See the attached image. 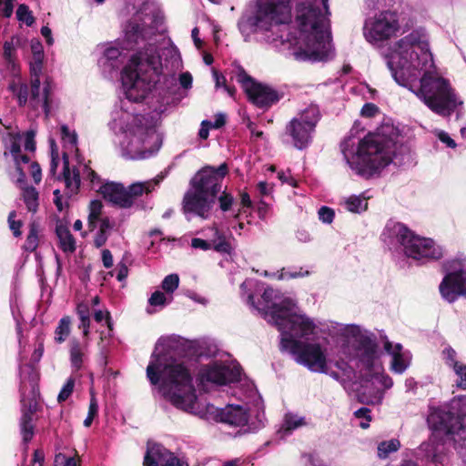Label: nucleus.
Returning <instances> with one entry per match:
<instances>
[{"instance_id":"4468645a","label":"nucleus","mask_w":466,"mask_h":466,"mask_svg":"<svg viewBox=\"0 0 466 466\" xmlns=\"http://www.w3.org/2000/svg\"><path fill=\"white\" fill-rule=\"evenodd\" d=\"M241 368L238 364L228 361L214 360L202 365L198 372L200 385H227L240 379Z\"/></svg>"},{"instance_id":"e2e57ef3","label":"nucleus","mask_w":466,"mask_h":466,"mask_svg":"<svg viewBox=\"0 0 466 466\" xmlns=\"http://www.w3.org/2000/svg\"><path fill=\"white\" fill-rule=\"evenodd\" d=\"M379 112V107L372 103H366L360 111L362 116L371 117Z\"/></svg>"},{"instance_id":"5701e85b","label":"nucleus","mask_w":466,"mask_h":466,"mask_svg":"<svg viewBox=\"0 0 466 466\" xmlns=\"http://www.w3.org/2000/svg\"><path fill=\"white\" fill-rule=\"evenodd\" d=\"M22 135L20 133H7L4 137L5 151L4 157H7L9 155L13 157L15 164L23 162L28 164L30 158L28 156L22 154L21 151Z\"/></svg>"},{"instance_id":"72a5a7b5","label":"nucleus","mask_w":466,"mask_h":466,"mask_svg":"<svg viewBox=\"0 0 466 466\" xmlns=\"http://www.w3.org/2000/svg\"><path fill=\"white\" fill-rule=\"evenodd\" d=\"M23 199L28 211L35 213L38 208V192L34 187H25Z\"/></svg>"},{"instance_id":"49530a36","label":"nucleus","mask_w":466,"mask_h":466,"mask_svg":"<svg viewBox=\"0 0 466 466\" xmlns=\"http://www.w3.org/2000/svg\"><path fill=\"white\" fill-rule=\"evenodd\" d=\"M75 386V380L73 378L67 379L64 386L62 387L58 396V402H63L68 399V397L72 394Z\"/></svg>"},{"instance_id":"f257e3e1","label":"nucleus","mask_w":466,"mask_h":466,"mask_svg":"<svg viewBox=\"0 0 466 466\" xmlns=\"http://www.w3.org/2000/svg\"><path fill=\"white\" fill-rule=\"evenodd\" d=\"M162 23V12L147 2L124 27L126 48L135 53L121 71L124 97L115 105L108 127L123 136L122 155L130 159L148 158L162 145L156 118L145 112L143 101L151 94L160 103L154 111L162 112L178 88L176 71L181 67V56L173 43L157 45L156 33Z\"/></svg>"},{"instance_id":"de8ad7c7","label":"nucleus","mask_w":466,"mask_h":466,"mask_svg":"<svg viewBox=\"0 0 466 466\" xmlns=\"http://www.w3.org/2000/svg\"><path fill=\"white\" fill-rule=\"evenodd\" d=\"M335 366L342 371L344 377H347L348 380H351L356 377L355 370L349 365V363L343 360H337Z\"/></svg>"},{"instance_id":"4c0bfd02","label":"nucleus","mask_w":466,"mask_h":466,"mask_svg":"<svg viewBox=\"0 0 466 466\" xmlns=\"http://www.w3.org/2000/svg\"><path fill=\"white\" fill-rule=\"evenodd\" d=\"M76 313L80 319L79 328L83 329L84 335H87L90 326V311L88 306L84 303L78 304Z\"/></svg>"},{"instance_id":"4d7b16f0","label":"nucleus","mask_w":466,"mask_h":466,"mask_svg":"<svg viewBox=\"0 0 466 466\" xmlns=\"http://www.w3.org/2000/svg\"><path fill=\"white\" fill-rule=\"evenodd\" d=\"M15 0H0V15L4 17H10L14 10Z\"/></svg>"},{"instance_id":"4be33fe9","label":"nucleus","mask_w":466,"mask_h":466,"mask_svg":"<svg viewBox=\"0 0 466 466\" xmlns=\"http://www.w3.org/2000/svg\"><path fill=\"white\" fill-rule=\"evenodd\" d=\"M384 349L392 357V370L398 374H402L410 364V352L404 351L401 344L397 343L393 346L390 341L385 342Z\"/></svg>"},{"instance_id":"79ce46f5","label":"nucleus","mask_w":466,"mask_h":466,"mask_svg":"<svg viewBox=\"0 0 466 466\" xmlns=\"http://www.w3.org/2000/svg\"><path fill=\"white\" fill-rule=\"evenodd\" d=\"M179 285V277L176 273H172L165 277L161 283V288L167 293H173Z\"/></svg>"},{"instance_id":"13d9d810","label":"nucleus","mask_w":466,"mask_h":466,"mask_svg":"<svg viewBox=\"0 0 466 466\" xmlns=\"http://www.w3.org/2000/svg\"><path fill=\"white\" fill-rule=\"evenodd\" d=\"M58 163H59L58 152L56 148L55 143L53 142L51 145V161H50V169H49L50 175H52V176L56 175V168L58 167Z\"/></svg>"},{"instance_id":"f704fd0d","label":"nucleus","mask_w":466,"mask_h":466,"mask_svg":"<svg viewBox=\"0 0 466 466\" xmlns=\"http://www.w3.org/2000/svg\"><path fill=\"white\" fill-rule=\"evenodd\" d=\"M38 243V225L31 223L23 248L26 252H34L37 248Z\"/></svg>"},{"instance_id":"e433bc0d","label":"nucleus","mask_w":466,"mask_h":466,"mask_svg":"<svg viewBox=\"0 0 466 466\" xmlns=\"http://www.w3.org/2000/svg\"><path fill=\"white\" fill-rule=\"evenodd\" d=\"M70 360L72 366L79 369L83 363V349L81 343L76 339L70 341Z\"/></svg>"},{"instance_id":"6e6552de","label":"nucleus","mask_w":466,"mask_h":466,"mask_svg":"<svg viewBox=\"0 0 466 466\" xmlns=\"http://www.w3.org/2000/svg\"><path fill=\"white\" fill-rule=\"evenodd\" d=\"M228 172L226 163L214 167L206 166L198 170L189 182V188L182 200V211L189 221L194 217L208 219L221 192L223 180Z\"/></svg>"},{"instance_id":"ddd939ff","label":"nucleus","mask_w":466,"mask_h":466,"mask_svg":"<svg viewBox=\"0 0 466 466\" xmlns=\"http://www.w3.org/2000/svg\"><path fill=\"white\" fill-rule=\"evenodd\" d=\"M444 270L445 276L439 286L441 298L449 303L460 297L466 298V256L447 261Z\"/></svg>"},{"instance_id":"bb28decb","label":"nucleus","mask_w":466,"mask_h":466,"mask_svg":"<svg viewBox=\"0 0 466 466\" xmlns=\"http://www.w3.org/2000/svg\"><path fill=\"white\" fill-rule=\"evenodd\" d=\"M320 118V113L317 105L311 104L301 110L293 119H298L300 123L310 126L315 130L316 125Z\"/></svg>"},{"instance_id":"c03bdc74","label":"nucleus","mask_w":466,"mask_h":466,"mask_svg":"<svg viewBox=\"0 0 466 466\" xmlns=\"http://www.w3.org/2000/svg\"><path fill=\"white\" fill-rule=\"evenodd\" d=\"M16 16L19 21L25 22L27 25H31L34 23V17L31 15V11L25 5H20L16 10Z\"/></svg>"},{"instance_id":"ea45409f","label":"nucleus","mask_w":466,"mask_h":466,"mask_svg":"<svg viewBox=\"0 0 466 466\" xmlns=\"http://www.w3.org/2000/svg\"><path fill=\"white\" fill-rule=\"evenodd\" d=\"M217 199L218 201L219 209L222 212H228L232 210L235 203V198L232 194L221 189L220 195H218Z\"/></svg>"},{"instance_id":"f03ea898","label":"nucleus","mask_w":466,"mask_h":466,"mask_svg":"<svg viewBox=\"0 0 466 466\" xmlns=\"http://www.w3.org/2000/svg\"><path fill=\"white\" fill-rule=\"evenodd\" d=\"M329 15V0H256L238 27L246 41L259 33L268 43L300 45L294 52L299 61H328L334 56Z\"/></svg>"},{"instance_id":"6ab92c4d","label":"nucleus","mask_w":466,"mask_h":466,"mask_svg":"<svg viewBox=\"0 0 466 466\" xmlns=\"http://www.w3.org/2000/svg\"><path fill=\"white\" fill-rule=\"evenodd\" d=\"M127 56L118 45L109 44L104 51L103 56L98 60V65L106 77L112 78L116 76L119 69L126 62Z\"/></svg>"},{"instance_id":"c85d7f7f","label":"nucleus","mask_w":466,"mask_h":466,"mask_svg":"<svg viewBox=\"0 0 466 466\" xmlns=\"http://www.w3.org/2000/svg\"><path fill=\"white\" fill-rule=\"evenodd\" d=\"M212 238L210 240L213 249L222 254H230L232 247L227 240L225 234L217 228H211Z\"/></svg>"},{"instance_id":"3c124183","label":"nucleus","mask_w":466,"mask_h":466,"mask_svg":"<svg viewBox=\"0 0 466 466\" xmlns=\"http://www.w3.org/2000/svg\"><path fill=\"white\" fill-rule=\"evenodd\" d=\"M16 217V212L15 210L11 211L8 215V225L10 229L13 232V235L15 237H20L21 232V227L23 225L21 220H15V218Z\"/></svg>"},{"instance_id":"39448f33","label":"nucleus","mask_w":466,"mask_h":466,"mask_svg":"<svg viewBox=\"0 0 466 466\" xmlns=\"http://www.w3.org/2000/svg\"><path fill=\"white\" fill-rule=\"evenodd\" d=\"M241 299L249 308L260 314L280 331V350H287L297 363H304L313 370H321L323 355L318 345L303 344L299 339H309L317 328L305 314L296 312V303L290 298H282L279 290L266 287L265 283L247 279L240 285Z\"/></svg>"},{"instance_id":"052dcab7","label":"nucleus","mask_w":466,"mask_h":466,"mask_svg":"<svg viewBox=\"0 0 466 466\" xmlns=\"http://www.w3.org/2000/svg\"><path fill=\"white\" fill-rule=\"evenodd\" d=\"M23 165H25L23 162H17L16 164H15V169L18 173V177L15 180V183L24 189V187H25L26 175L24 170Z\"/></svg>"},{"instance_id":"a878e982","label":"nucleus","mask_w":466,"mask_h":466,"mask_svg":"<svg viewBox=\"0 0 466 466\" xmlns=\"http://www.w3.org/2000/svg\"><path fill=\"white\" fill-rule=\"evenodd\" d=\"M305 424L306 422L304 417H299L293 413H287L283 419V422L279 430L277 431V434L279 439H285L287 436L290 435L293 431Z\"/></svg>"},{"instance_id":"aec40b11","label":"nucleus","mask_w":466,"mask_h":466,"mask_svg":"<svg viewBox=\"0 0 466 466\" xmlns=\"http://www.w3.org/2000/svg\"><path fill=\"white\" fill-rule=\"evenodd\" d=\"M418 455L421 460L432 462L435 465L442 464L445 459L444 441L439 438V435L432 433L428 441L420 445Z\"/></svg>"},{"instance_id":"37998d69","label":"nucleus","mask_w":466,"mask_h":466,"mask_svg":"<svg viewBox=\"0 0 466 466\" xmlns=\"http://www.w3.org/2000/svg\"><path fill=\"white\" fill-rule=\"evenodd\" d=\"M309 271L305 270L302 271V268H300L299 271H290L287 270L285 268H282L280 271L275 272L272 274L273 277L277 278L278 279H295V278H300L309 276Z\"/></svg>"},{"instance_id":"58836bf2","label":"nucleus","mask_w":466,"mask_h":466,"mask_svg":"<svg viewBox=\"0 0 466 466\" xmlns=\"http://www.w3.org/2000/svg\"><path fill=\"white\" fill-rule=\"evenodd\" d=\"M70 333V319L64 317L59 320L58 326L55 330V340L57 343L64 342Z\"/></svg>"},{"instance_id":"f8f14e48","label":"nucleus","mask_w":466,"mask_h":466,"mask_svg":"<svg viewBox=\"0 0 466 466\" xmlns=\"http://www.w3.org/2000/svg\"><path fill=\"white\" fill-rule=\"evenodd\" d=\"M390 243H398L405 255L421 263L440 259L443 256L442 248L433 239L415 235L402 223L388 225L383 233Z\"/></svg>"},{"instance_id":"412c9836","label":"nucleus","mask_w":466,"mask_h":466,"mask_svg":"<svg viewBox=\"0 0 466 466\" xmlns=\"http://www.w3.org/2000/svg\"><path fill=\"white\" fill-rule=\"evenodd\" d=\"M314 131L310 126H307L293 118L287 124L285 128V133L291 137L293 146L299 150H303L309 146Z\"/></svg>"},{"instance_id":"bf43d9fd","label":"nucleus","mask_w":466,"mask_h":466,"mask_svg":"<svg viewBox=\"0 0 466 466\" xmlns=\"http://www.w3.org/2000/svg\"><path fill=\"white\" fill-rule=\"evenodd\" d=\"M437 137L441 142L445 144L450 148H455L457 147L456 142L450 137V135L442 130L436 133Z\"/></svg>"},{"instance_id":"9d476101","label":"nucleus","mask_w":466,"mask_h":466,"mask_svg":"<svg viewBox=\"0 0 466 466\" xmlns=\"http://www.w3.org/2000/svg\"><path fill=\"white\" fill-rule=\"evenodd\" d=\"M44 353V342L38 339V345L31 356V362L19 365L21 411L20 432L24 443H28L35 433L34 415L38 409L37 364Z\"/></svg>"},{"instance_id":"cd10ccee","label":"nucleus","mask_w":466,"mask_h":466,"mask_svg":"<svg viewBox=\"0 0 466 466\" xmlns=\"http://www.w3.org/2000/svg\"><path fill=\"white\" fill-rule=\"evenodd\" d=\"M302 343L309 344V342H303V341H302ZM312 344L318 345L319 347V350H320L321 354L323 355V367H322L321 370H313L308 365H306L304 363H299V364L303 365L304 367H307L310 371L319 372V373H326V374L329 375L332 379L339 381L345 390H347L350 383L351 382V380H348L347 377H344L343 375L340 376L337 371H333V370L329 371L328 368H327V358H326L324 350L322 349V347L319 343H312Z\"/></svg>"},{"instance_id":"c9c22d12","label":"nucleus","mask_w":466,"mask_h":466,"mask_svg":"<svg viewBox=\"0 0 466 466\" xmlns=\"http://www.w3.org/2000/svg\"><path fill=\"white\" fill-rule=\"evenodd\" d=\"M103 204L100 200L95 199L90 202L88 214V228L94 230L96 228V222L99 220L102 213Z\"/></svg>"},{"instance_id":"69168bd1","label":"nucleus","mask_w":466,"mask_h":466,"mask_svg":"<svg viewBox=\"0 0 466 466\" xmlns=\"http://www.w3.org/2000/svg\"><path fill=\"white\" fill-rule=\"evenodd\" d=\"M278 177L282 183H286L289 186L296 187L297 181L296 179L291 176L290 171H280L278 173Z\"/></svg>"},{"instance_id":"0e129e2a","label":"nucleus","mask_w":466,"mask_h":466,"mask_svg":"<svg viewBox=\"0 0 466 466\" xmlns=\"http://www.w3.org/2000/svg\"><path fill=\"white\" fill-rule=\"evenodd\" d=\"M191 246L194 248H199L202 250H208L210 248H213L210 241H208V240H205L202 238H192Z\"/></svg>"},{"instance_id":"9b49d317","label":"nucleus","mask_w":466,"mask_h":466,"mask_svg":"<svg viewBox=\"0 0 466 466\" xmlns=\"http://www.w3.org/2000/svg\"><path fill=\"white\" fill-rule=\"evenodd\" d=\"M427 423L434 435L452 441L456 449L466 438V396L439 406L430 405Z\"/></svg>"},{"instance_id":"423d86ee","label":"nucleus","mask_w":466,"mask_h":466,"mask_svg":"<svg viewBox=\"0 0 466 466\" xmlns=\"http://www.w3.org/2000/svg\"><path fill=\"white\" fill-rule=\"evenodd\" d=\"M350 135L340 144L344 159L356 175L369 178L393 163L401 166L410 159L408 147L398 145V131L390 124H383L375 133L362 139Z\"/></svg>"},{"instance_id":"7ed1b4c3","label":"nucleus","mask_w":466,"mask_h":466,"mask_svg":"<svg viewBox=\"0 0 466 466\" xmlns=\"http://www.w3.org/2000/svg\"><path fill=\"white\" fill-rule=\"evenodd\" d=\"M157 345L147 367V377L152 385H157L158 393L174 407L200 418H208V413L217 421L231 426H247L244 433L256 432L265 426L262 399L253 384L248 385L244 398L246 406L228 404L218 409L208 404L205 410L200 409L189 360L177 357L172 349L161 353H157Z\"/></svg>"},{"instance_id":"2eb2a0df","label":"nucleus","mask_w":466,"mask_h":466,"mask_svg":"<svg viewBox=\"0 0 466 466\" xmlns=\"http://www.w3.org/2000/svg\"><path fill=\"white\" fill-rule=\"evenodd\" d=\"M399 28L397 13L387 10L368 18L364 24L363 34L368 42L376 44L394 35Z\"/></svg>"},{"instance_id":"dca6fc26","label":"nucleus","mask_w":466,"mask_h":466,"mask_svg":"<svg viewBox=\"0 0 466 466\" xmlns=\"http://www.w3.org/2000/svg\"><path fill=\"white\" fill-rule=\"evenodd\" d=\"M238 79L242 84L249 101L258 107L268 108L279 102L281 97L273 87L254 81L243 69H240Z\"/></svg>"},{"instance_id":"a19ab883","label":"nucleus","mask_w":466,"mask_h":466,"mask_svg":"<svg viewBox=\"0 0 466 466\" xmlns=\"http://www.w3.org/2000/svg\"><path fill=\"white\" fill-rule=\"evenodd\" d=\"M441 358L444 363L450 368H456L461 363L457 360V352L450 345H447L441 351Z\"/></svg>"},{"instance_id":"09e8293b","label":"nucleus","mask_w":466,"mask_h":466,"mask_svg":"<svg viewBox=\"0 0 466 466\" xmlns=\"http://www.w3.org/2000/svg\"><path fill=\"white\" fill-rule=\"evenodd\" d=\"M15 96L18 100V105L20 106H25L28 101V98L30 99L31 97V91L29 92L28 86L26 84L19 85Z\"/></svg>"},{"instance_id":"2f4dec72","label":"nucleus","mask_w":466,"mask_h":466,"mask_svg":"<svg viewBox=\"0 0 466 466\" xmlns=\"http://www.w3.org/2000/svg\"><path fill=\"white\" fill-rule=\"evenodd\" d=\"M400 448V442L398 439L380 441L377 447V456L381 459H387L390 454L396 452Z\"/></svg>"},{"instance_id":"7c9ffc66","label":"nucleus","mask_w":466,"mask_h":466,"mask_svg":"<svg viewBox=\"0 0 466 466\" xmlns=\"http://www.w3.org/2000/svg\"><path fill=\"white\" fill-rule=\"evenodd\" d=\"M18 43V39L15 37H12L10 41H5L4 44V53L3 56L7 64V66L11 69L13 74H15L17 71V65L15 63V43Z\"/></svg>"},{"instance_id":"0eeeda50","label":"nucleus","mask_w":466,"mask_h":466,"mask_svg":"<svg viewBox=\"0 0 466 466\" xmlns=\"http://www.w3.org/2000/svg\"><path fill=\"white\" fill-rule=\"evenodd\" d=\"M345 330L354 341L351 346L343 347L342 353L349 361L355 363L360 372L367 373L361 377L357 389L358 400L368 405L380 404L384 398V390L377 385L372 375L379 359L377 337L373 332L354 324L348 325Z\"/></svg>"},{"instance_id":"680f3d73","label":"nucleus","mask_w":466,"mask_h":466,"mask_svg":"<svg viewBox=\"0 0 466 466\" xmlns=\"http://www.w3.org/2000/svg\"><path fill=\"white\" fill-rule=\"evenodd\" d=\"M94 319L96 322H101L105 319L108 329L112 330L113 323L108 311L104 312L101 309L96 310L94 313Z\"/></svg>"},{"instance_id":"6e6d98bb","label":"nucleus","mask_w":466,"mask_h":466,"mask_svg":"<svg viewBox=\"0 0 466 466\" xmlns=\"http://www.w3.org/2000/svg\"><path fill=\"white\" fill-rule=\"evenodd\" d=\"M24 147L26 151L34 152L35 150V132L34 130H28L24 135Z\"/></svg>"},{"instance_id":"a211bd4d","label":"nucleus","mask_w":466,"mask_h":466,"mask_svg":"<svg viewBox=\"0 0 466 466\" xmlns=\"http://www.w3.org/2000/svg\"><path fill=\"white\" fill-rule=\"evenodd\" d=\"M144 466H188L183 459L168 451L164 446L148 444L144 457Z\"/></svg>"},{"instance_id":"864d4df0","label":"nucleus","mask_w":466,"mask_h":466,"mask_svg":"<svg viewBox=\"0 0 466 466\" xmlns=\"http://www.w3.org/2000/svg\"><path fill=\"white\" fill-rule=\"evenodd\" d=\"M372 375L377 384H380L384 391L393 386V380L389 375L379 372L372 373Z\"/></svg>"},{"instance_id":"a18cd8bd","label":"nucleus","mask_w":466,"mask_h":466,"mask_svg":"<svg viewBox=\"0 0 466 466\" xmlns=\"http://www.w3.org/2000/svg\"><path fill=\"white\" fill-rule=\"evenodd\" d=\"M172 297L167 299V298L165 296V294L159 290H157L152 293L150 298L148 299V303L150 306H161L164 307L166 304H168L171 302Z\"/></svg>"},{"instance_id":"8fccbe9b","label":"nucleus","mask_w":466,"mask_h":466,"mask_svg":"<svg viewBox=\"0 0 466 466\" xmlns=\"http://www.w3.org/2000/svg\"><path fill=\"white\" fill-rule=\"evenodd\" d=\"M98 412V404L96 401V399L92 396L90 399L89 408H88V413L86 418L84 420V425L86 427H89L92 424V421L94 418L96 416Z\"/></svg>"},{"instance_id":"f3484780","label":"nucleus","mask_w":466,"mask_h":466,"mask_svg":"<svg viewBox=\"0 0 466 466\" xmlns=\"http://www.w3.org/2000/svg\"><path fill=\"white\" fill-rule=\"evenodd\" d=\"M43 52H35L34 62L30 64L31 69V97H30V106L34 109L41 108L46 116H47L49 114V94H50V85L46 82L45 83L43 88L40 87V79L39 74L42 70L43 65Z\"/></svg>"},{"instance_id":"b1692460","label":"nucleus","mask_w":466,"mask_h":466,"mask_svg":"<svg viewBox=\"0 0 466 466\" xmlns=\"http://www.w3.org/2000/svg\"><path fill=\"white\" fill-rule=\"evenodd\" d=\"M62 177L66 184V194H68L69 197L73 196L74 194H76L81 183L80 170L74 168L71 172L69 168V160L66 152L63 153Z\"/></svg>"},{"instance_id":"338daca9","label":"nucleus","mask_w":466,"mask_h":466,"mask_svg":"<svg viewBox=\"0 0 466 466\" xmlns=\"http://www.w3.org/2000/svg\"><path fill=\"white\" fill-rule=\"evenodd\" d=\"M31 176L35 183L38 184L42 179L41 167L38 163L32 162L29 166Z\"/></svg>"},{"instance_id":"5fc2aeb1","label":"nucleus","mask_w":466,"mask_h":466,"mask_svg":"<svg viewBox=\"0 0 466 466\" xmlns=\"http://www.w3.org/2000/svg\"><path fill=\"white\" fill-rule=\"evenodd\" d=\"M453 370L459 378L456 382L457 387L462 390H466V365L461 363L456 368H454Z\"/></svg>"},{"instance_id":"473e14b6","label":"nucleus","mask_w":466,"mask_h":466,"mask_svg":"<svg viewBox=\"0 0 466 466\" xmlns=\"http://www.w3.org/2000/svg\"><path fill=\"white\" fill-rule=\"evenodd\" d=\"M60 136L66 150H77V135L75 130L70 129L66 125H62L60 127Z\"/></svg>"},{"instance_id":"20e7f679","label":"nucleus","mask_w":466,"mask_h":466,"mask_svg":"<svg viewBox=\"0 0 466 466\" xmlns=\"http://www.w3.org/2000/svg\"><path fill=\"white\" fill-rule=\"evenodd\" d=\"M385 60L396 83L408 88L432 112L449 116L462 105L449 81L437 72L425 29H415L397 41Z\"/></svg>"},{"instance_id":"393cba45","label":"nucleus","mask_w":466,"mask_h":466,"mask_svg":"<svg viewBox=\"0 0 466 466\" xmlns=\"http://www.w3.org/2000/svg\"><path fill=\"white\" fill-rule=\"evenodd\" d=\"M56 234L59 241V248L63 250V252H75L76 248V239L66 225L63 223H57L56 226Z\"/></svg>"},{"instance_id":"603ef678","label":"nucleus","mask_w":466,"mask_h":466,"mask_svg":"<svg viewBox=\"0 0 466 466\" xmlns=\"http://www.w3.org/2000/svg\"><path fill=\"white\" fill-rule=\"evenodd\" d=\"M319 219L325 223L330 224L335 217V212L331 208L322 206L318 211Z\"/></svg>"},{"instance_id":"1a4fd4ad","label":"nucleus","mask_w":466,"mask_h":466,"mask_svg":"<svg viewBox=\"0 0 466 466\" xmlns=\"http://www.w3.org/2000/svg\"><path fill=\"white\" fill-rule=\"evenodd\" d=\"M82 177L88 181L92 189L99 192L103 198L112 206L120 208H130L137 205V208L145 209L149 208L143 204L137 203V198L148 195L160 182V178H154L143 182H135L125 187L122 183L103 182L100 177L86 164L82 167Z\"/></svg>"},{"instance_id":"c756f323","label":"nucleus","mask_w":466,"mask_h":466,"mask_svg":"<svg viewBox=\"0 0 466 466\" xmlns=\"http://www.w3.org/2000/svg\"><path fill=\"white\" fill-rule=\"evenodd\" d=\"M368 198L361 195H352L344 200L345 208L351 212L360 214L368 208Z\"/></svg>"},{"instance_id":"774afa93","label":"nucleus","mask_w":466,"mask_h":466,"mask_svg":"<svg viewBox=\"0 0 466 466\" xmlns=\"http://www.w3.org/2000/svg\"><path fill=\"white\" fill-rule=\"evenodd\" d=\"M178 81L179 85L185 89H188L192 86V76L188 72L182 73L179 76Z\"/></svg>"}]
</instances>
